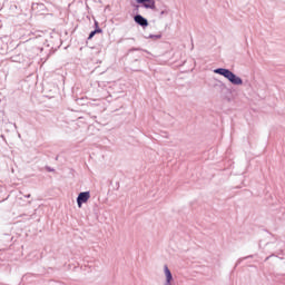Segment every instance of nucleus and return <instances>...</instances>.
<instances>
[{
  "mask_svg": "<svg viewBox=\"0 0 285 285\" xmlns=\"http://www.w3.org/2000/svg\"><path fill=\"white\" fill-rule=\"evenodd\" d=\"M164 273H165V285H173L174 278H173V273L168 268V265L164 266Z\"/></svg>",
  "mask_w": 285,
  "mask_h": 285,
  "instance_id": "obj_3",
  "label": "nucleus"
},
{
  "mask_svg": "<svg viewBox=\"0 0 285 285\" xmlns=\"http://www.w3.org/2000/svg\"><path fill=\"white\" fill-rule=\"evenodd\" d=\"M101 32V29H96L95 31H91L89 35V39H92V37H95V35Z\"/></svg>",
  "mask_w": 285,
  "mask_h": 285,
  "instance_id": "obj_6",
  "label": "nucleus"
},
{
  "mask_svg": "<svg viewBox=\"0 0 285 285\" xmlns=\"http://www.w3.org/2000/svg\"><path fill=\"white\" fill-rule=\"evenodd\" d=\"M215 75H222L233 83V86H242L244 83V80L242 78L237 77V75L233 73V71L224 68H218L214 70Z\"/></svg>",
  "mask_w": 285,
  "mask_h": 285,
  "instance_id": "obj_1",
  "label": "nucleus"
},
{
  "mask_svg": "<svg viewBox=\"0 0 285 285\" xmlns=\"http://www.w3.org/2000/svg\"><path fill=\"white\" fill-rule=\"evenodd\" d=\"M137 3H142L144 8L150 9V10H155L156 6H155V0H136Z\"/></svg>",
  "mask_w": 285,
  "mask_h": 285,
  "instance_id": "obj_4",
  "label": "nucleus"
},
{
  "mask_svg": "<svg viewBox=\"0 0 285 285\" xmlns=\"http://www.w3.org/2000/svg\"><path fill=\"white\" fill-rule=\"evenodd\" d=\"M90 199V191H82L77 197V204L78 208H81L83 204H88V200Z\"/></svg>",
  "mask_w": 285,
  "mask_h": 285,
  "instance_id": "obj_2",
  "label": "nucleus"
},
{
  "mask_svg": "<svg viewBox=\"0 0 285 285\" xmlns=\"http://www.w3.org/2000/svg\"><path fill=\"white\" fill-rule=\"evenodd\" d=\"M134 20L136 21V23H138V26H142V28H146V26H148V20L142 16L137 14L135 16Z\"/></svg>",
  "mask_w": 285,
  "mask_h": 285,
  "instance_id": "obj_5",
  "label": "nucleus"
}]
</instances>
